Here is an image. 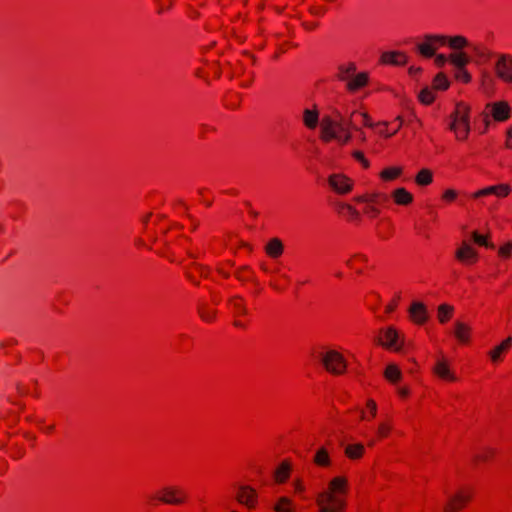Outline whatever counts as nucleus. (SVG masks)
<instances>
[{
    "label": "nucleus",
    "mask_w": 512,
    "mask_h": 512,
    "mask_svg": "<svg viewBox=\"0 0 512 512\" xmlns=\"http://www.w3.org/2000/svg\"><path fill=\"white\" fill-rule=\"evenodd\" d=\"M338 117L339 119L337 120H333L330 116H325L322 118L320 123V138L322 141L328 143L332 140L341 139V134H339V131H344V126L341 116L338 115Z\"/></svg>",
    "instance_id": "6e6552de"
},
{
    "label": "nucleus",
    "mask_w": 512,
    "mask_h": 512,
    "mask_svg": "<svg viewBox=\"0 0 512 512\" xmlns=\"http://www.w3.org/2000/svg\"><path fill=\"white\" fill-rule=\"evenodd\" d=\"M344 455L352 461L360 460L365 455V446L362 443L348 444L344 449Z\"/></svg>",
    "instance_id": "393cba45"
},
{
    "label": "nucleus",
    "mask_w": 512,
    "mask_h": 512,
    "mask_svg": "<svg viewBox=\"0 0 512 512\" xmlns=\"http://www.w3.org/2000/svg\"><path fill=\"white\" fill-rule=\"evenodd\" d=\"M317 512H346L347 506L339 503H331L320 499H315Z\"/></svg>",
    "instance_id": "c756f323"
},
{
    "label": "nucleus",
    "mask_w": 512,
    "mask_h": 512,
    "mask_svg": "<svg viewBox=\"0 0 512 512\" xmlns=\"http://www.w3.org/2000/svg\"><path fill=\"white\" fill-rule=\"evenodd\" d=\"M436 99L434 89L425 87L418 94V100L424 105H431Z\"/></svg>",
    "instance_id": "79ce46f5"
},
{
    "label": "nucleus",
    "mask_w": 512,
    "mask_h": 512,
    "mask_svg": "<svg viewBox=\"0 0 512 512\" xmlns=\"http://www.w3.org/2000/svg\"><path fill=\"white\" fill-rule=\"evenodd\" d=\"M356 71V65L353 62L342 64L338 67L337 78L341 81H349Z\"/></svg>",
    "instance_id": "f704fd0d"
},
{
    "label": "nucleus",
    "mask_w": 512,
    "mask_h": 512,
    "mask_svg": "<svg viewBox=\"0 0 512 512\" xmlns=\"http://www.w3.org/2000/svg\"><path fill=\"white\" fill-rule=\"evenodd\" d=\"M339 134H341V139H337L341 144H347L350 142L352 135L351 133L344 128V131H339Z\"/></svg>",
    "instance_id": "864d4df0"
},
{
    "label": "nucleus",
    "mask_w": 512,
    "mask_h": 512,
    "mask_svg": "<svg viewBox=\"0 0 512 512\" xmlns=\"http://www.w3.org/2000/svg\"><path fill=\"white\" fill-rule=\"evenodd\" d=\"M234 499L248 510H255L259 504V495L256 489L248 484L234 485Z\"/></svg>",
    "instance_id": "423d86ee"
},
{
    "label": "nucleus",
    "mask_w": 512,
    "mask_h": 512,
    "mask_svg": "<svg viewBox=\"0 0 512 512\" xmlns=\"http://www.w3.org/2000/svg\"><path fill=\"white\" fill-rule=\"evenodd\" d=\"M397 393L400 398L407 399L410 396V389L408 386H402L398 388Z\"/></svg>",
    "instance_id": "5fc2aeb1"
},
{
    "label": "nucleus",
    "mask_w": 512,
    "mask_h": 512,
    "mask_svg": "<svg viewBox=\"0 0 512 512\" xmlns=\"http://www.w3.org/2000/svg\"><path fill=\"white\" fill-rule=\"evenodd\" d=\"M429 40L437 42L439 45L448 44L450 48L461 50L468 45V40L461 35L447 37V36H430Z\"/></svg>",
    "instance_id": "dca6fc26"
},
{
    "label": "nucleus",
    "mask_w": 512,
    "mask_h": 512,
    "mask_svg": "<svg viewBox=\"0 0 512 512\" xmlns=\"http://www.w3.org/2000/svg\"><path fill=\"white\" fill-rule=\"evenodd\" d=\"M229 306L235 317L246 316L248 314L245 301L240 296H233L232 298H230Z\"/></svg>",
    "instance_id": "bb28decb"
},
{
    "label": "nucleus",
    "mask_w": 512,
    "mask_h": 512,
    "mask_svg": "<svg viewBox=\"0 0 512 512\" xmlns=\"http://www.w3.org/2000/svg\"><path fill=\"white\" fill-rule=\"evenodd\" d=\"M217 271L223 278L227 279L230 277V274L228 272H225L223 269H218Z\"/></svg>",
    "instance_id": "338daca9"
},
{
    "label": "nucleus",
    "mask_w": 512,
    "mask_h": 512,
    "mask_svg": "<svg viewBox=\"0 0 512 512\" xmlns=\"http://www.w3.org/2000/svg\"><path fill=\"white\" fill-rule=\"evenodd\" d=\"M292 472V462L284 459L275 469L273 479L277 484H284L288 481Z\"/></svg>",
    "instance_id": "aec40b11"
},
{
    "label": "nucleus",
    "mask_w": 512,
    "mask_h": 512,
    "mask_svg": "<svg viewBox=\"0 0 512 512\" xmlns=\"http://www.w3.org/2000/svg\"><path fill=\"white\" fill-rule=\"evenodd\" d=\"M361 139H362V141H365V140H366V137H365V135H364V134H362Z\"/></svg>",
    "instance_id": "774afa93"
},
{
    "label": "nucleus",
    "mask_w": 512,
    "mask_h": 512,
    "mask_svg": "<svg viewBox=\"0 0 512 512\" xmlns=\"http://www.w3.org/2000/svg\"><path fill=\"white\" fill-rule=\"evenodd\" d=\"M352 157L361 163L362 167L364 169H368L370 167V162L369 160L365 157L364 153L362 151H359V150H355L352 152Z\"/></svg>",
    "instance_id": "8fccbe9b"
},
{
    "label": "nucleus",
    "mask_w": 512,
    "mask_h": 512,
    "mask_svg": "<svg viewBox=\"0 0 512 512\" xmlns=\"http://www.w3.org/2000/svg\"><path fill=\"white\" fill-rule=\"evenodd\" d=\"M448 128L454 133L457 141L464 142L468 139L470 128V106L464 102H458L449 116Z\"/></svg>",
    "instance_id": "f03ea898"
},
{
    "label": "nucleus",
    "mask_w": 512,
    "mask_h": 512,
    "mask_svg": "<svg viewBox=\"0 0 512 512\" xmlns=\"http://www.w3.org/2000/svg\"><path fill=\"white\" fill-rule=\"evenodd\" d=\"M234 276L236 279H238L241 282H252L257 287L258 292L261 291V287L259 285L258 280L254 276V272L249 266H241L239 267L235 273Z\"/></svg>",
    "instance_id": "b1692460"
},
{
    "label": "nucleus",
    "mask_w": 512,
    "mask_h": 512,
    "mask_svg": "<svg viewBox=\"0 0 512 512\" xmlns=\"http://www.w3.org/2000/svg\"><path fill=\"white\" fill-rule=\"evenodd\" d=\"M454 306L443 303L437 308V320L440 324L448 323L454 316Z\"/></svg>",
    "instance_id": "cd10ccee"
},
{
    "label": "nucleus",
    "mask_w": 512,
    "mask_h": 512,
    "mask_svg": "<svg viewBox=\"0 0 512 512\" xmlns=\"http://www.w3.org/2000/svg\"><path fill=\"white\" fill-rule=\"evenodd\" d=\"M397 307V302L396 301H392L391 303H389L386 307V311L387 312H393Z\"/></svg>",
    "instance_id": "680f3d73"
},
{
    "label": "nucleus",
    "mask_w": 512,
    "mask_h": 512,
    "mask_svg": "<svg viewBox=\"0 0 512 512\" xmlns=\"http://www.w3.org/2000/svg\"><path fill=\"white\" fill-rule=\"evenodd\" d=\"M432 374L441 381L453 383L456 382L457 376L451 369L449 360L441 353L432 367Z\"/></svg>",
    "instance_id": "1a4fd4ad"
},
{
    "label": "nucleus",
    "mask_w": 512,
    "mask_h": 512,
    "mask_svg": "<svg viewBox=\"0 0 512 512\" xmlns=\"http://www.w3.org/2000/svg\"><path fill=\"white\" fill-rule=\"evenodd\" d=\"M393 429V422L392 419L387 418L384 421H381L376 430V436L377 439H380L381 441L388 438L392 432Z\"/></svg>",
    "instance_id": "c9c22d12"
},
{
    "label": "nucleus",
    "mask_w": 512,
    "mask_h": 512,
    "mask_svg": "<svg viewBox=\"0 0 512 512\" xmlns=\"http://www.w3.org/2000/svg\"><path fill=\"white\" fill-rule=\"evenodd\" d=\"M512 348V337L508 336L500 344L496 345L488 352L490 361L493 364H498L503 361L504 356Z\"/></svg>",
    "instance_id": "2eb2a0df"
},
{
    "label": "nucleus",
    "mask_w": 512,
    "mask_h": 512,
    "mask_svg": "<svg viewBox=\"0 0 512 512\" xmlns=\"http://www.w3.org/2000/svg\"><path fill=\"white\" fill-rule=\"evenodd\" d=\"M190 501L188 490L179 484H166L145 497V504L148 507L166 505L173 507L185 506Z\"/></svg>",
    "instance_id": "f257e3e1"
},
{
    "label": "nucleus",
    "mask_w": 512,
    "mask_h": 512,
    "mask_svg": "<svg viewBox=\"0 0 512 512\" xmlns=\"http://www.w3.org/2000/svg\"><path fill=\"white\" fill-rule=\"evenodd\" d=\"M330 187L338 194H348L352 191L353 181L343 174H332L328 178Z\"/></svg>",
    "instance_id": "f8f14e48"
},
{
    "label": "nucleus",
    "mask_w": 512,
    "mask_h": 512,
    "mask_svg": "<svg viewBox=\"0 0 512 512\" xmlns=\"http://www.w3.org/2000/svg\"><path fill=\"white\" fill-rule=\"evenodd\" d=\"M472 239L479 246H484L490 249H494L495 247L493 243L488 241L487 236L479 234L477 231L472 232Z\"/></svg>",
    "instance_id": "a18cd8bd"
},
{
    "label": "nucleus",
    "mask_w": 512,
    "mask_h": 512,
    "mask_svg": "<svg viewBox=\"0 0 512 512\" xmlns=\"http://www.w3.org/2000/svg\"><path fill=\"white\" fill-rule=\"evenodd\" d=\"M408 312L410 320L416 325L422 326L429 319L427 307L423 302H412Z\"/></svg>",
    "instance_id": "4468645a"
},
{
    "label": "nucleus",
    "mask_w": 512,
    "mask_h": 512,
    "mask_svg": "<svg viewBox=\"0 0 512 512\" xmlns=\"http://www.w3.org/2000/svg\"><path fill=\"white\" fill-rule=\"evenodd\" d=\"M506 146L512 148V128L507 131Z\"/></svg>",
    "instance_id": "bf43d9fd"
},
{
    "label": "nucleus",
    "mask_w": 512,
    "mask_h": 512,
    "mask_svg": "<svg viewBox=\"0 0 512 512\" xmlns=\"http://www.w3.org/2000/svg\"><path fill=\"white\" fill-rule=\"evenodd\" d=\"M198 313L200 318L208 323L213 322L217 316V310L206 303H202L199 305Z\"/></svg>",
    "instance_id": "473e14b6"
},
{
    "label": "nucleus",
    "mask_w": 512,
    "mask_h": 512,
    "mask_svg": "<svg viewBox=\"0 0 512 512\" xmlns=\"http://www.w3.org/2000/svg\"><path fill=\"white\" fill-rule=\"evenodd\" d=\"M449 60L458 69L465 68V66L470 61L469 56L464 52H457V53L450 54Z\"/></svg>",
    "instance_id": "a19ab883"
},
{
    "label": "nucleus",
    "mask_w": 512,
    "mask_h": 512,
    "mask_svg": "<svg viewBox=\"0 0 512 512\" xmlns=\"http://www.w3.org/2000/svg\"><path fill=\"white\" fill-rule=\"evenodd\" d=\"M391 197L396 205L408 206L412 204L414 197L406 188L400 187L392 191Z\"/></svg>",
    "instance_id": "4be33fe9"
},
{
    "label": "nucleus",
    "mask_w": 512,
    "mask_h": 512,
    "mask_svg": "<svg viewBox=\"0 0 512 512\" xmlns=\"http://www.w3.org/2000/svg\"><path fill=\"white\" fill-rule=\"evenodd\" d=\"M450 87V82L443 72H439L432 81V89L446 91Z\"/></svg>",
    "instance_id": "ea45409f"
},
{
    "label": "nucleus",
    "mask_w": 512,
    "mask_h": 512,
    "mask_svg": "<svg viewBox=\"0 0 512 512\" xmlns=\"http://www.w3.org/2000/svg\"><path fill=\"white\" fill-rule=\"evenodd\" d=\"M495 456L496 450L494 448L487 447L475 453L472 458V462L475 465H480L493 460Z\"/></svg>",
    "instance_id": "c85d7f7f"
},
{
    "label": "nucleus",
    "mask_w": 512,
    "mask_h": 512,
    "mask_svg": "<svg viewBox=\"0 0 512 512\" xmlns=\"http://www.w3.org/2000/svg\"><path fill=\"white\" fill-rule=\"evenodd\" d=\"M475 490L472 486H462L458 488L451 496L448 497L443 506V512H461L473 500Z\"/></svg>",
    "instance_id": "39448f33"
},
{
    "label": "nucleus",
    "mask_w": 512,
    "mask_h": 512,
    "mask_svg": "<svg viewBox=\"0 0 512 512\" xmlns=\"http://www.w3.org/2000/svg\"><path fill=\"white\" fill-rule=\"evenodd\" d=\"M427 40L428 41L423 42L418 45V51L422 56H424L426 58H431L435 55V50H436V48L432 45V43H436V42L429 40L428 38H427Z\"/></svg>",
    "instance_id": "c03bdc74"
},
{
    "label": "nucleus",
    "mask_w": 512,
    "mask_h": 512,
    "mask_svg": "<svg viewBox=\"0 0 512 512\" xmlns=\"http://www.w3.org/2000/svg\"><path fill=\"white\" fill-rule=\"evenodd\" d=\"M403 174V167L401 166H390L386 167L379 173V177L382 181L390 182L399 178Z\"/></svg>",
    "instance_id": "7c9ffc66"
},
{
    "label": "nucleus",
    "mask_w": 512,
    "mask_h": 512,
    "mask_svg": "<svg viewBox=\"0 0 512 512\" xmlns=\"http://www.w3.org/2000/svg\"><path fill=\"white\" fill-rule=\"evenodd\" d=\"M401 127V124L395 128L394 130H390L389 129V123L388 122H378L376 123V128H377V132L380 136L384 137V138H390L392 137L393 135H395L398 130L400 129Z\"/></svg>",
    "instance_id": "37998d69"
},
{
    "label": "nucleus",
    "mask_w": 512,
    "mask_h": 512,
    "mask_svg": "<svg viewBox=\"0 0 512 512\" xmlns=\"http://www.w3.org/2000/svg\"><path fill=\"white\" fill-rule=\"evenodd\" d=\"M375 342L377 345H380L387 350H392L395 352L400 351L403 348L404 344L403 339H401L400 333L393 326L380 329Z\"/></svg>",
    "instance_id": "0eeeda50"
},
{
    "label": "nucleus",
    "mask_w": 512,
    "mask_h": 512,
    "mask_svg": "<svg viewBox=\"0 0 512 512\" xmlns=\"http://www.w3.org/2000/svg\"><path fill=\"white\" fill-rule=\"evenodd\" d=\"M379 441H381V440L377 439V436L375 435V437H373L370 440H368L367 447L373 448L377 444V442H379Z\"/></svg>",
    "instance_id": "052dcab7"
},
{
    "label": "nucleus",
    "mask_w": 512,
    "mask_h": 512,
    "mask_svg": "<svg viewBox=\"0 0 512 512\" xmlns=\"http://www.w3.org/2000/svg\"><path fill=\"white\" fill-rule=\"evenodd\" d=\"M319 119V113L317 109H305L303 113V122L305 126L309 129H314L317 127Z\"/></svg>",
    "instance_id": "4c0bfd02"
},
{
    "label": "nucleus",
    "mask_w": 512,
    "mask_h": 512,
    "mask_svg": "<svg viewBox=\"0 0 512 512\" xmlns=\"http://www.w3.org/2000/svg\"><path fill=\"white\" fill-rule=\"evenodd\" d=\"M512 188L508 183H501L493 186H488L477 190L474 192L471 197L473 199H479L481 197L494 195L498 198H506L511 193Z\"/></svg>",
    "instance_id": "9b49d317"
},
{
    "label": "nucleus",
    "mask_w": 512,
    "mask_h": 512,
    "mask_svg": "<svg viewBox=\"0 0 512 512\" xmlns=\"http://www.w3.org/2000/svg\"><path fill=\"white\" fill-rule=\"evenodd\" d=\"M384 377L389 382L395 384L402 379V372L396 364H389L385 368Z\"/></svg>",
    "instance_id": "e433bc0d"
},
{
    "label": "nucleus",
    "mask_w": 512,
    "mask_h": 512,
    "mask_svg": "<svg viewBox=\"0 0 512 512\" xmlns=\"http://www.w3.org/2000/svg\"><path fill=\"white\" fill-rule=\"evenodd\" d=\"M361 116L362 117V123L365 127H369V128H376V123H373L370 115L367 113V112H360L358 113L357 111H353L351 113V116H350V119L352 120L353 117L355 116Z\"/></svg>",
    "instance_id": "de8ad7c7"
},
{
    "label": "nucleus",
    "mask_w": 512,
    "mask_h": 512,
    "mask_svg": "<svg viewBox=\"0 0 512 512\" xmlns=\"http://www.w3.org/2000/svg\"><path fill=\"white\" fill-rule=\"evenodd\" d=\"M319 356L320 363L327 373L336 377L346 374L348 362L340 351L328 349L321 352Z\"/></svg>",
    "instance_id": "20e7f679"
},
{
    "label": "nucleus",
    "mask_w": 512,
    "mask_h": 512,
    "mask_svg": "<svg viewBox=\"0 0 512 512\" xmlns=\"http://www.w3.org/2000/svg\"><path fill=\"white\" fill-rule=\"evenodd\" d=\"M260 269H261L262 271L266 272V273L273 272V271L270 269V267H269V265H268L267 263H262V264L260 265Z\"/></svg>",
    "instance_id": "0e129e2a"
},
{
    "label": "nucleus",
    "mask_w": 512,
    "mask_h": 512,
    "mask_svg": "<svg viewBox=\"0 0 512 512\" xmlns=\"http://www.w3.org/2000/svg\"><path fill=\"white\" fill-rule=\"evenodd\" d=\"M348 480L345 476H337L330 480L327 490L320 492L316 499L347 506Z\"/></svg>",
    "instance_id": "7ed1b4c3"
},
{
    "label": "nucleus",
    "mask_w": 512,
    "mask_h": 512,
    "mask_svg": "<svg viewBox=\"0 0 512 512\" xmlns=\"http://www.w3.org/2000/svg\"><path fill=\"white\" fill-rule=\"evenodd\" d=\"M366 408L370 413V417L367 418L365 413L362 412L361 414V420H372L376 417L377 414V404L373 399H368L366 402Z\"/></svg>",
    "instance_id": "49530a36"
},
{
    "label": "nucleus",
    "mask_w": 512,
    "mask_h": 512,
    "mask_svg": "<svg viewBox=\"0 0 512 512\" xmlns=\"http://www.w3.org/2000/svg\"><path fill=\"white\" fill-rule=\"evenodd\" d=\"M407 61V55L401 51H388L380 56V63L383 65L404 66Z\"/></svg>",
    "instance_id": "f3484780"
},
{
    "label": "nucleus",
    "mask_w": 512,
    "mask_h": 512,
    "mask_svg": "<svg viewBox=\"0 0 512 512\" xmlns=\"http://www.w3.org/2000/svg\"><path fill=\"white\" fill-rule=\"evenodd\" d=\"M273 510L275 512H294L295 507L293 501L290 498L282 496L274 505Z\"/></svg>",
    "instance_id": "58836bf2"
},
{
    "label": "nucleus",
    "mask_w": 512,
    "mask_h": 512,
    "mask_svg": "<svg viewBox=\"0 0 512 512\" xmlns=\"http://www.w3.org/2000/svg\"><path fill=\"white\" fill-rule=\"evenodd\" d=\"M266 254L271 258H279L284 252V246L279 238H272L265 246Z\"/></svg>",
    "instance_id": "a878e982"
},
{
    "label": "nucleus",
    "mask_w": 512,
    "mask_h": 512,
    "mask_svg": "<svg viewBox=\"0 0 512 512\" xmlns=\"http://www.w3.org/2000/svg\"><path fill=\"white\" fill-rule=\"evenodd\" d=\"M347 266L353 269L357 274H363L366 269L373 268L370 265L369 258L365 254H355L347 261Z\"/></svg>",
    "instance_id": "a211bd4d"
},
{
    "label": "nucleus",
    "mask_w": 512,
    "mask_h": 512,
    "mask_svg": "<svg viewBox=\"0 0 512 512\" xmlns=\"http://www.w3.org/2000/svg\"><path fill=\"white\" fill-rule=\"evenodd\" d=\"M342 208H343V209H346V210H347L351 215H353V216L358 217V215H359V214H358V212H357V210H356L353 206H351V205H349V204H345V205H343V206H342Z\"/></svg>",
    "instance_id": "13d9d810"
},
{
    "label": "nucleus",
    "mask_w": 512,
    "mask_h": 512,
    "mask_svg": "<svg viewBox=\"0 0 512 512\" xmlns=\"http://www.w3.org/2000/svg\"><path fill=\"white\" fill-rule=\"evenodd\" d=\"M369 83V74L367 72H360L347 82L346 88L349 92H356Z\"/></svg>",
    "instance_id": "5701e85b"
},
{
    "label": "nucleus",
    "mask_w": 512,
    "mask_h": 512,
    "mask_svg": "<svg viewBox=\"0 0 512 512\" xmlns=\"http://www.w3.org/2000/svg\"><path fill=\"white\" fill-rule=\"evenodd\" d=\"M498 255H499V257H502L505 259L510 258L512 255V241H508L505 244H503L502 246H500V248L498 250Z\"/></svg>",
    "instance_id": "3c124183"
},
{
    "label": "nucleus",
    "mask_w": 512,
    "mask_h": 512,
    "mask_svg": "<svg viewBox=\"0 0 512 512\" xmlns=\"http://www.w3.org/2000/svg\"><path fill=\"white\" fill-rule=\"evenodd\" d=\"M471 327L461 321H456L454 323V336L458 340L459 343L467 345L471 341Z\"/></svg>",
    "instance_id": "412c9836"
},
{
    "label": "nucleus",
    "mask_w": 512,
    "mask_h": 512,
    "mask_svg": "<svg viewBox=\"0 0 512 512\" xmlns=\"http://www.w3.org/2000/svg\"><path fill=\"white\" fill-rule=\"evenodd\" d=\"M233 325L235 327H239V328H244L245 327V324L241 320H237V319L234 320Z\"/></svg>",
    "instance_id": "69168bd1"
},
{
    "label": "nucleus",
    "mask_w": 512,
    "mask_h": 512,
    "mask_svg": "<svg viewBox=\"0 0 512 512\" xmlns=\"http://www.w3.org/2000/svg\"><path fill=\"white\" fill-rule=\"evenodd\" d=\"M458 197V192L455 189H446L442 195L441 200L445 203H452L454 202Z\"/></svg>",
    "instance_id": "09e8293b"
},
{
    "label": "nucleus",
    "mask_w": 512,
    "mask_h": 512,
    "mask_svg": "<svg viewBox=\"0 0 512 512\" xmlns=\"http://www.w3.org/2000/svg\"><path fill=\"white\" fill-rule=\"evenodd\" d=\"M495 71L502 81L512 83V57L502 55L496 62Z\"/></svg>",
    "instance_id": "ddd939ff"
},
{
    "label": "nucleus",
    "mask_w": 512,
    "mask_h": 512,
    "mask_svg": "<svg viewBox=\"0 0 512 512\" xmlns=\"http://www.w3.org/2000/svg\"><path fill=\"white\" fill-rule=\"evenodd\" d=\"M414 181L416 185L425 187L429 186L433 182V172L429 168L420 169L415 175Z\"/></svg>",
    "instance_id": "2f4dec72"
},
{
    "label": "nucleus",
    "mask_w": 512,
    "mask_h": 512,
    "mask_svg": "<svg viewBox=\"0 0 512 512\" xmlns=\"http://www.w3.org/2000/svg\"><path fill=\"white\" fill-rule=\"evenodd\" d=\"M153 214L152 213H147L143 216L142 218V223L144 226H146L148 224V222L150 221V219L152 218Z\"/></svg>",
    "instance_id": "e2e57ef3"
},
{
    "label": "nucleus",
    "mask_w": 512,
    "mask_h": 512,
    "mask_svg": "<svg viewBox=\"0 0 512 512\" xmlns=\"http://www.w3.org/2000/svg\"><path fill=\"white\" fill-rule=\"evenodd\" d=\"M446 61H447V58H446V56H445V55H443V54H438V55H436L435 60H434L435 65H436L437 67H442V66H444V64L446 63Z\"/></svg>",
    "instance_id": "4d7b16f0"
},
{
    "label": "nucleus",
    "mask_w": 512,
    "mask_h": 512,
    "mask_svg": "<svg viewBox=\"0 0 512 512\" xmlns=\"http://www.w3.org/2000/svg\"><path fill=\"white\" fill-rule=\"evenodd\" d=\"M455 259L465 265L472 266L478 262V252L467 241H462L455 251Z\"/></svg>",
    "instance_id": "9d476101"
},
{
    "label": "nucleus",
    "mask_w": 512,
    "mask_h": 512,
    "mask_svg": "<svg viewBox=\"0 0 512 512\" xmlns=\"http://www.w3.org/2000/svg\"><path fill=\"white\" fill-rule=\"evenodd\" d=\"M293 485H294V490L296 493H303L305 491V486L301 479H296L294 481Z\"/></svg>",
    "instance_id": "6e6d98bb"
},
{
    "label": "nucleus",
    "mask_w": 512,
    "mask_h": 512,
    "mask_svg": "<svg viewBox=\"0 0 512 512\" xmlns=\"http://www.w3.org/2000/svg\"><path fill=\"white\" fill-rule=\"evenodd\" d=\"M313 463L319 467H329L331 465L330 455L325 447L319 448L313 458Z\"/></svg>",
    "instance_id": "72a5a7b5"
},
{
    "label": "nucleus",
    "mask_w": 512,
    "mask_h": 512,
    "mask_svg": "<svg viewBox=\"0 0 512 512\" xmlns=\"http://www.w3.org/2000/svg\"><path fill=\"white\" fill-rule=\"evenodd\" d=\"M455 78L465 84L470 83L472 79L470 73L465 68L458 69L455 73Z\"/></svg>",
    "instance_id": "603ef678"
},
{
    "label": "nucleus",
    "mask_w": 512,
    "mask_h": 512,
    "mask_svg": "<svg viewBox=\"0 0 512 512\" xmlns=\"http://www.w3.org/2000/svg\"><path fill=\"white\" fill-rule=\"evenodd\" d=\"M511 108L506 101L495 102L491 105V116L495 121L503 122L509 119Z\"/></svg>",
    "instance_id": "6ab92c4d"
}]
</instances>
